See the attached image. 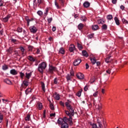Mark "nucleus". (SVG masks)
<instances>
[{
  "label": "nucleus",
  "instance_id": "58",
  "mask_svg": "<svg viewBox=\"0 0 128 128\" xmlns=\"http://www.w3.org/2000/svg\"><path fill=\"white\" fill-rule=\"evenodd\" d=\"M32 46H28V52H32Z\"/></svg>",
  "mask_w": 128,
  "mask_h": 128
},
{
  "label": "nucleus",
  "instance_id": "43",
  "mask_svg": "<svg viewBox=\"0 0 128 128\" xmlns=\"http://www.w3.org/2000/svg\"><path fill=\"white\" fill-rule=\"evenodd\" d=\"M48 14V8H46L44 13V16H46Z\"/></svg>",
  "mask_w": 128,
  "mask_h": 128
},
{
  "label": "nucleus",
  "instance_id": "30",
  "mask_svg": "<svg viewBox=\"0 0 128 128\" xmlns=\"http://www.w3.org/2000/svg\"><path fill=\"white\" fill-rule=\"evenodd\" d=\"M82 56H86V58H88V52H86V51L84 50L82 52Z\"/></svg>",
  "mask_w": 128,
  "mask_h": 128
},
{
  "label": "nucleus",
  "instance_id": "26",
  "mask_svg": "<svg viewBox=\"0 0 128 128\" xmlns=\"http://www.w3.org/2000/svg\"><path fill=\"white\" fill-rule=\"evenodd\" d=\"M2 70H8V65L4 64L2 66Z\"/></svg>",
  "mask_w": 128,
  "mask_h": 128
},
{
  "label": "nucleus",
  "instance_id": "8",
  "mask_svg": "<svg viewBox=\"0 0 128 128\" xmlns=\"http://www.w3.org/2000/svg\"><path fill=\"white\" fill-rule=\"evenodd\" d=\"M21 85H22V87L24 88H26L28 86V80H24Z\"/></svg>",
  "mask_w": 128,
  "mask_h": 128
},
{
  "label": "nucleus",
  "instance_id": "63",
  "mask_svg": "<svg viewBox=\"0 0 128 128\" xmlns=\"http://www.w3.org/2000/svg\"><path fill=\"white\" fill-rule=\"evenodd\" d=\"M8 54H12V48H9L8 50Z\"/></svg>",
  "mask_w": 128,
  "mask_h": 128
},
{
  "label": "nucleus",
  "instance_id": "37",
  "mask_svg": "<svg viewBox=\"0 0 128 128\" xmlns=\"http://www.w3.org/2000/svg\"><path fill=\"white\" fill-rule=\"evenodd\" d=\"M50 110H54V104H52V102H50Z\"/></svg>",
  "mask_w": 128,
  "mask_h": 128
},
{
  "label": "nucleus",
  "instance_id": "11",
  "mask_svg": "<svg viewBox=\"0 0 128 128\" xmlns=\"http://www.w3.org/2000/svg\"><path fill=\"white\" fill-rule=\"evenodd\" d=\"M25 20L27 22L28 26H30V22H32V20H34V18H32L31 19H30V18H28V16H26Z\"/></svg>",
  "mask_w": 128,
  "mask_h": 128
},
{
  "label": "nucleus",
  "instance_id": "55",
  "mask_svg": "<svg viewBox=\"0 0 128 128\" xmlns=\"http://www.w3.org/2000/svg\"><path fill=\"white\" fill-rule=\"evenodd\" d=\"M98 94V92L97 91L93 94V96H94V98H96Z\"/></svg>",
  "mask_w": 128,
  "mask_h": 128
},
{
  "label": "nucleus",
  "instance_id": "31",
  "mask_svg": "<svg viewBox=\"0 0 128 128\" xmlns=\"http://www.w3.org/2000/svg\"><path fill=\"white\" fill-rule=\"evenodd\" d=\"M65 52L64 49L63 48H60L59 50V54H64Z\"/></svg>",
  "mask_w": 128,
  "mask_h": 128
},
{
  "label": "nucleus",
  "instance_id": "6",
  "mask_svg": "<svg viewBox=\"0 0 128 128\" xmlns=\"http://www.w3.org/2000/svg\"><path fill=\"white\" fill-rule=\"evenodd\" d=\"M65 122H66L64 120V117L63 118H60L57 120L58 124H60L61 126H62V124H64Z\"/></svg>",
  "mask_w": 128,
  "mask_h": 128
},
{
  "label": "nucleus",
  "instance_id": "50",
  "mask_svg": "<svg viewBox=\"0 0 128 128\" xmlns=\"http://www.w3.org/2000/svg\"><path fill=\"white\" fill-rule=\"evenodd\" d=\"M37 14L38 16H42L43 14V13H42V12L41 10H38V12H37Z\"/></svg>",
  "mask_w": 128,
  "mask_h": 128
},
{
  "label": "nucleus",
  "instance_id": "36",
  "mask_svg": "<svg viewBox=\"0 0 128 128\" xmlns=\"http://www.w3.org/2000/svg\"><path fill=\"white\" fill-rule=\"evenodd\" d=\"M41 86H42V90H43V92H45L46 88H45L44 83V82H41Z\"/></svg>",
  "mask_w": 128,
  "mask_h": 128
},
{
  "label": "nucleus",
  "instance_id": "44",
  "mask_svg": "<svg viewBox=\"0 0 128 128\" xmlns=\"http://www.w3.org/2000/svg\"><path fill=\"white\" fill-rule=\"evenodd\" d=\"M96 108H98V110H102V104L99 103L97 106H96Z\"/></svg>",
  "mask_w": 128,
  "mask_h": 128
},
{
  "label": "nucleus",
  "instance_id": "3",
  "mask_svg": "<svg viewBox=\"0 0 128 128\" xmlns=\"http://www.w3.org/2000/svg\"><path fill=\"white\" fill-rule=\"evenodd\" d=\"M68 116H69L70 118H68L66 117H64V121L68 123L69 122V124H72V114H70V115H68Z\"/></svg>",
  "mask_w": 128,
  "mask_h": 128
},
{
  "label": "nucleus",
  "instance_id": "1",
  "mask_svg": "<svg viewBox=\"0 0 128 128\" xmlns=\"http://www.w3.org/2000/svg\"><path fill=\"white\" fill-rule=\"evenodd\" d=\"M66 108L68 110H65L64 112L67 116H70V114H72V116H74V110L72 108V106H69L68 107H67Z\"/></svg>",
  "mask_w": 128,
  "mask_h": 128
},
{
  "label": "nucleus",
  "instance_id": "60",
  "mask_svg": "<svg viewBox=\"0 0 128 128\" xmlns=\"http://www.w3.org/2000/svg\"><path fill=\"white\" fill-rule=\"evenodd\" d=\"M60 104L63 108H64V103L62 101L60 102Z\"/></svg>",
  "mask_w": 128,
  "mask_h": 128
},
{
  "label": "nucleus",
  "instance_id": "51",
  "mask_svg": "<svg viewBox=\"0 0 128 128\" xmlns=\"http://www.w3.org/2000/svg\"><path fill=\"white\" fill-rule=\"evenodd\" d=\"M102 122V118H98L97 119V123L98 124H100Z\"/></svg>",
  "mask_w": 128,
  "mask_h": 128
},
{
  "label": "nucleus",
  "instance_id": "20",
  "mask_svg": "<svg viewBox=\"0 0 128 128\" xmlns=\"http://www.w3.org/2000/svg\"><path fill=\"white\" fill-rule=\"evenodd\" d=\"M90 61L92 64H96V59L94 57L90 58Z\"/></svg>",
  "mask_w": 128,
  "mask_h": 128
},
{
  "label": "nucleus",
  "instance_id": "12",
  "mask_svg": "<svg viewBox=\"0 0 128 128\" xmlns=\"http://www.w3.org/2000/svg\"><path fill=\"white\" fill-rule=\"evenodd\" d=\"M70 104H72V100H67V102H65V106L66 108H68L69 106H70Z\"/></svg>",
  "mask_w": 128,
  "mask_h": 128
},
{
  "label": "nucleus",
  "instance_id": "29",
  "mask_svg": "<svg viewBox=\"0 0 128 128\" xmlns=\"http://www.w3.org/2000/svg\"><path fill=\"white\" fill-rule=\"evenodd\" d=\"M114 20L116 24H117V26H120V20H118V17H114Z\"/></svg>",
  "mask_w": 128,
  "mask_h": 128
},
{
  "label": "nucleus",
  "instance_id": "24",
  "mask_svg": "<svg viewBox=\"0 0 128 128\" xmlns=\"http://www.w3.org/2000/svg\"><path fill=\"white\" fill-rule=\"evenodd\" d=\"M61 128H68V124L66 122L64 123L61 125Z\"/></svg>",
  "mask_w": 128,
  "mask_h": 128
},
{
  "label": "nucleus",
  "instance_id": "18",
  "mask_svg": "<svg viewBox=\"0 0 128 128\" xmlns=\"http://www.w3.org/2000/svg\"><path fill=\"white\" fill-rule=\"evenodd\" d=\"M27 58H28V60H30V62H36V59L33 58L32 56H28Z\"/></svg>",
  "mask_w": 128,
  "mask_h": 128
},
{
  "label": "nucleus",
  "instance_id": "35",
  "mask_svg": "<svg viewBox=\"0 0 128 128\" xmlns=\"http://www.w3.org/2000/svg\"><path fill=\"white\" fill-rule=\"evenodd\" d=\"M54 98L56 100H60V94H54Z\"/></svg>",
  "mask_w": 128,
  "mask_h": 128
},
{
  "label": "nucleus",
  "instance_id": "21",
  "mask_svg": "<svg viewBox=\"0 0 128 128\" xmlns=\"http://www.w3.org/2000/svg\"><path fill=\"white\" fill-rule=\"evenodd\" d=\"M102 30H108V25L106 24H104L102 26Z\"/></svg>",
  "mask_w": 128,
  "mask_h": 128
},
{
  "label": "nucleus",
  "instance_id": "19",
  "mask_svg": "<svg viewBox=\"0 0 128 128\" xmlns=\"http://www.w3.org/2000/svg\"><path fill=\"white\" fill-rule=\"evenodd\" d=\"M37 108L40 110H42V102H38L37 104Z\"/></svg>",
  "mask_w": 128,
  "mask_h": 128
},
{
  "label": "nucleus",
  "instance_id": "57",
  "mask_svg": "<svg viewBox=\"0 0 128 128\" xmlns=\"http://www.w3.org/2000/svg\"><path fill=\"white\" fill-rule=\"evenodd\" d=\"M96 80L94 78H92L90 81V84H93V82H94Z\"/></svg>",
  "mask_w": 128,
  "mask_h": 128
},
{
  "label": "nucleus",
  "instance_id": "45",
  "mask_svg": "<svg viewBox=\"0 0 128 128\" xmlns=\"http://www.w3.org/2000/svg\"><path fill=\"white\" fill-rule=\"evenodd\" d=\"M110 56H108L106 59V64H108V62H110Z\"/></svg>",
  "mask_w": 128,
  "mask_h": 128
},
{
  "label": "nucleus",
  "instance_id": "16",
  "mask_svg": "<svg viewBox=\"0 0 128 128\" xmlns=\"http://www.w3.org/2000/svg\"><path fill=\"white\" fill-rule=\"evenodd\" d=\"M90 124L92 126V128H98V125L92 122H90Z\"/></svg>",
  "mask_w": 128,
  "mask_h": 128
},
{
  "label": "nucleus",
  "instance_id": "4",
  "mask_svg": "<svg viewBox=\"0 0 128 128\" xmlns=\"http://www.w3.org/2000/svg\"><path fill=\"white\" fill-rule=\"evenodd\" d=\"M58 68L52 66H50L48 68V72L50 74H54V72H57Z\"/></svg>",
  "mask_w": 128,
  "mask_h": 128
},
{
  "label": "nucleus",
  "instance_id": "62",
  "mask_svg": "<svg viewBox=\"0 0 128 128\" xmlns=\"http://www.w3.org/2000/svg\"><path fill=\"white\" fill-rule=\"evenodd\" d=\"M2 120H4V116L0 115V123L2 122Z\"/></svg>",
  "mask_w": 128,
  "mask_h": 128
},
{
  "label": "nucleus",
  "instance_id": "5",
  "mask_svg": "<svg viewBox=\"0 0 128 128\" xmlns=\"http://www.w3.org/2000/svg\"><path fill=\"white\" fill-rule=\"evenodd\" d=\"M29 30L30 31V32H32V34H36V32H38V28H36V27L34 26H30Z\"/></svg>",
  "mask_w": 128,
  "mask_h": 128
},
{
  "label": "nucleus",
  "instance_id": "41",
  "mask_svg": "<svg viewBox=\"0 0 128 128\" xmlns=\"http://www.w3.org/2000/svg\"><path fill=\"white\" fill-rule=\"evenodd\" d=\"M66 78L68 82L72 80V76H70V74H68L66 76Z\"/></svg>",
  "mask_w": 128,
  "mask_h": 128
},
{
  "label": "nucleus",
  "instance_id": "15",
  "mask_svg": "<svg viewBox=\"0 0 128 128\" xmlns=\"http://www.w3.org/2000/svg\"><path fill=\"white\" fill-rule=\"evenodd\" d=\"M10 74L12 76H16L18 74V72L14 69H12L10 70Z\"/></svg>",
  "mask_w": 128,
  "mask_h": 128
},
{
  "label": "nucleus",
  "instance_id": "23",
  "mask_svg": "<svg viewBox=\"0 0 128 128\" xmlns=\"http://www.w3.org/2000/svg\"><path fill=\"white\" fill-rule=\"evenodd\" d=\"M30 114H27V116L25 118V120L26 122H30Z\"/></svg>",
  "mask_w": 128,
  "mask_h": 128
},
{
  "label": "nucleus",
  "instance_id": "56",
  "mask_svg": "<svg viewBox=\"0 0 128 128\" xmlns=\"http://www.w3.org/2000/svg\"><path fill=\"white\" fill-rule=\"evenodd\" d=\"M47 20L48 24H50V22H52V18H48Z\"/></svg>",
  "mask_w": 128,
  "mask_h": 128
},
{
  "label": "nucleus",
  "instance_id": "53",
  "mask_svg": "<svg viewBox=\"0 0 128 128\" xmlns=\"http://www.w3.org/2000/svg\"><path fill=\"white\" fill-rule=\"evenodd\" d=\"M98 128H104V126H102V124L101 123H98Z\"/></svg>",
  "mask_w": 128,
  "mask_h": 128
},
{
  "label": "nucleus",
  "instance_id": "39",
  "mask_svg": "<svg viewBox=\"0 0 128 128\" xmlns=\"http://www.w3.org/2000/svg\"><path fill=\"white\" fill-rule=\"evenodd\" d=\"M20 50L21 52H22V56H24V48L22 46H20Z\"/></svg>",
  "mask_w": 128,
  "mask_h": 128
},
{
  "label": "nucleus",
  "instance_id": "28",
  "mask_svg": "<svg viewBox=\"0 0 128 128\" xmlns=\"http://www.w3.org/2000/svg\"><path fill=\"white\" fill-rule=\"evenodd\" d=\"M80 20H82V22H86L88 18H86V16H81Z\"/></svg>",
  "mask_w": 128,
  "mask_h": 128
},
{
  "label": "nucleus",
  "instance_id": "47",
  "mask_svg": "<svg viewBox=\"0 0 128 128\" xmlns=\"http://www.w3.org/2000/svg\"><path fill=\"white\" fill-rule=\"evenodd\" d=\"M122 22L123 24H128V21L126 20L124 18L122 19Z\"/></svg>",
  "mask_w": 128,
  "mask_h": 128
},
{
  "label": "nucleus",
  "instance_id": "22",
  "mask_svg": "<svg viewBox=\"0 0 128 128\" xmlns=\"http://www.w3.org/2000/svg\"><path fill=\"white\" fill-rule=\"evenodd\" d=\"M4 82L7 84H12V81H10V80L8 78H6L4 80Z\"/></svg>",
  "mask_w": 128,
  "mask_h": 128
},
{
  "label": "nucleus",
  "instance_id": "46",
  "mask_svg": "<svg viewBox=\"0 0 128 128\" xmlns=\"http://www.w3.org/2000/svg\"><path fill=\"white\" fill-rule=\"evenodd\" d=\"M94 34H92L88 35V38H90V39L92 38H94Z\"/></svg>",
  "mask_w": 128,
  "mask_h": 128
},
{
  "label": "nucleus",
  "instance_id": "33",
  "mask_svg": "<svg viewBox=\"0 0 128 128\" xmlns=\"http://www.w3.org/2000/svg\"><path fill=\"white\" fill-rule=\"evenodd\" d=\"M30 92H32V88H28L26 90H25V94H26L28 95V94H30Z\"/></svg>",
  "mask_w": 128,
  "mask_h": 128
},
{
  "label": "nucleus",
  "instance_id": "10",
  "mask_svg": "<svg viewBox=\"0 0 128 128\" xmlns=\"http://www.w3.org/2000/svg\"><path fill=\"white\" fill-rule=\"evenodd\" d=\"M11 16H12L10 14L7 15L6 17H5L2 19V22H8V20L10 18Z\"/></svg>",
  "mask_w": 128,
  "mask_h": 128
},
{
  "label": "nucleus",
  "instance_id": "48",
  "mask_svg": "<svg viewBox=\"0 0 128 128\" xmlns=\"http://www.w3.org/2000/svg\"><path fill=\"white\" fill-rule=\"evenodd\" d=\"M20 78L22 80L24 78V74L22 72H20Z\"/></svg>",
  "mask_w": 128,
  "mask_h": 128
},
{
  "label": "nucleus",
  "instance_id": "7",
  "mask_svg": "<svg viewBox=\"0 0 128 128\" xmlns=\"http://www.w3.org/2000/svg\"><path fill=\"white\" fill-rule=\"evenodd\" d=\"M82 62V59L80 58H78L77 59L75 60L73 62V64L75 66H78Z\"/></svg>",
  "mask_w": 128,
  "mask_h": 128
},
{
  "label": "nucleus",
  "instance_id": "32",
  "mask_svg": "<svg viewBox=\"0 0 128 128\" xmlns=\"http://www.w3.org/2000/svg\"><path fill=\"white\" fill-rule=\"evenodd\" d=\"M78 48L80 50H82L84 48V47H82V46L80 44V43H77Z\"/></svg>",
  "mask_w": 128,
  "mask_h": 128
},
{
  "label": "nucleus",
  "instance_id": "64",
  "mask_svg": "<svg viewBox=\"0 0 128 128\" xmlns=\"http://www.w3.org/2000/svg\"><path fill=\"white\" fill-rule=\"evenodd\" d=\"M112 4H116V2H118L117 0H112Z\"/></svg>",
  "mask_w": 128,
  "mask_h": 128
},
{
  "label": "nucleus",
  "instance_id": "9",
  "mask_svg": "<svg viewBox=\"0 0 128 128\" xmlns=\"http://www.w3.org/2000/svg\"><path fill=\"white\" fill-rule=\"evenodd\" d=\"M76 76L78 78V80H84V74L80 72L77 74Z\"/></svg>",
  "mask_w": 128,
  "mask_h": 128
},
{
  "label": "nucleus",
  "instance_id": "52",
  "mask_svg": "<svg viewBox=\"0 0 128 128\" xmlns=\"http://www.w3.org/2000/svg\"><path fill=\"white\" fill-rule=\"evenodd\" d=\"M59 2H60L61 6H64V0H59Z\"/></svg>",
  "mask_w": 128,
  "mask_h": 128
},
{
  "label": "nucleus",
  "instance_id": "40",
  "mask_svg": "<svg viewBox=\"0 0 128 128\" xmlns=\"http://www.w3.org/2000/svg\"><path fill=\"white\" fill-rule=\"evenodd\" d=\"M84 28V24L80 23L78 26V28L80 30H82V29Z\"/></svg>",
  "mask_w": 128,
  "mask_h": 128
},
{
  "label": "nucleus",
  "instance_id": "54",
  "mask_svg": "<svg viewBox=\"0 0 128 128\" xmlns=\"http://www.w3.org/2000/svg\"><path fill=\"white\" fill-rule=\"evenodd\" d=\"M112 72V69L110 68H108L106 70V74H110V72Z\"/></svg>",
  "mask_w": 128,
  "mask_h": 128
},
{
  "label": "nucleus",
  "instance_id": "34",
  "mask_svg": "<svg viewBox=\"0 0 128 128\" xmlns=\"http://www.w3.org/2000/svg\"><path fill=\"white\" fill-rule=\"evenodd\" d=\"M82 90H80L79 91L77 92L76 94V96H78V98H80V96H82Z\"/></svg>",
  "mask_w": 128,
  "mask_h": 128
},
{
  "label": "nucleus",
  "instance_id": "2",
  "mask_svg": "<svg viewBox=\"0 0 128 128\" xmlns=\"http://www.w3.org/2000/svg\"><path fill=\"white\" fill-rule=\"evenodd\" d=\"M47 66V64L46 62H42L41 64H38V70L40 72H41V74H42L44 72V70H46Z\"/></svg>",
  "mask_w": 128,
  "mask_h": 128
},
{
  "label": "nucleus",
  "instance_id": "38",
  "mask_svg": "<svg viewBox=\"0 0 128 128\" xmlns=\"http://www.w3.org/2000/svg\"><path fill=\"white\" fill-rule=\"evenodd\" d=\"M54 4L56 6V8L58 10L60 8V4H58V3L56 2V0H54Z\"/></svg>",
  "mask_w": 128,
  "mask_h": 128
},
{
  "label": "nucleus",
  "instance_id": "27",
  "mask_svg": "<svg viewBox=\"0 0 128 128\" xmlns=\"http://www.w3.org/2000/svg\"><path fill=\"white\" fill-rule=\"evenodd\" d=\"M10 40L11 42H12L13 44H17L18 42V40L12 37L10 38Z\"/></svg>",
  "mask_w": 128,
  "mask_h": 128
},
{
  "label": "nucleus",
  "instance_id": "49",
  "mask_svg": "<svg viewBox=\"0 0 128 128\" xmlns=\"http://www.w3.org/2000/svg\"><path fill=\"white\" fill-rule=\"evenodd\" d=\"M107 18L109 20H112V15H108L107 16Z\"/></svg>",
  "mask_w": 128,
  "mask_h": 128
},
{
  "label": "nucleus",
  "instance_id": "14",
  "mask_svg": "<svg viewBox=\"0 0 128 128\" xmlns=\"http://www.w3.org/2000/svg\"><path fill=\"white\" fill-rule=\"evenodd\" d=\"M90 6V3L88 1H86L84 4H83V6L84 8H89V6Z\"/></svg>",
  "mask_w": 128,
  "mask_h": 128
},
{
  "label": "nucleus",
  "instance_id": "17",
  "mask_svg": "<svg viewBox=\"0 0 128 128\" xmlns=\"http://www.w3.org/2000/svg\"><path fill=\"white\" fill-rule=\"evenodd\" d=\"M32 72H30V73L26 72V78H27V80H29L30 78V77L32 76Z\"/></svg>",
  "mask_w": 128,
  "mask_h": 128
},
{
  "label": "nucleus",
  "instance_id": "42",
  "mask_svg": "<svg viewBox=\"0 0 128 128\" xmlns=\"http://www.w3.org/2000/svg\"><path fill=\"white\" fill-rule=\"evenodd\" d=\"M16 32H22V28H20V27H18V28H17Z\"/></svg>",
  "mask_w": 128,
  "mask_h": 128
},
{
  "label": "nucleus",
  "instance_id": "61",
  "mask_svg": "<svg viewBox=\"0 0 128 128\" xmlns=\"http://www.w3.org/2000/svg\"><path fill=\"white\" fill-rule=\"evenodd\" d=\"M58 78H56L54 79V84H58Z\"/></svg>",
  "mask_w": 128,
  "mask_h": 128
},
{
  "label": "nucleus",
  "instance_id": "25",
  "mask_svg": "<svg viewBox=\"0 0 128 128\" xmlns=\"http://www.w3.org/2000/svg\"><path fill=\"white\" fill-rule=\"evenodd\" d=\"M92 30H98V25H92Z\"/></svg>",
  "mask_w": 128,
  "mask_h": 128
},
{
  "label": "nucleus",
  "instance_id": "13",
  "mask_svg": "<svg viewBox=\"0 0 128 128\" xmlns=\"http://www.w3.org/2000/svg\"><path fill=\"white\" fill-rule=\"evenodd\" d=\"M76 46L74 44H71L69 47V50L70 52H72L74 50H75Z\"/></svg>",
  "mask_w": 128,
  "mask_h": 128
},
{
  "label": "nucleus",
  "instance_id": "59",
  "mask_svg": "<svg viewBox=\"0 0 128 128\" xmlns=\"http://www.w3.org/2000/svg\"><path fill=\"white\" fill-rule=\"evenodd\" d=\"M44 2V0H38V6L40 4H42Z\"/></svg>",
  "mask_w": 128,
  "mask_h": 128
}]
</instances>
